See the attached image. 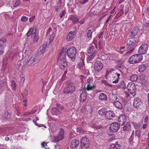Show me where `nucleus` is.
I'll use <instances>...</instances> for the list:
<instances>
[{
    "instance_id": "f257e3e1",
    "label": "nucleus",
    "mask_w": 149,
    "mask_h": 149,
    "mask_svg": "<svg viewBox=\"0 0 149 149\" xmlns=\"http://www.w3.org/2000/svg\"><path fill=\"white\" fill-rule=\"evenodd\" d=\"M76 53V48L73 46L70 47L67 50V55L72 61H74Z\"/></svg>"
},
{
    "instance_id": "f03ea898",
    "label": "nucleus",
    "mask_w": 149,
    "mask_h": 149,
    "mask_svg": "<svg viewBox=\"0 0 149 149\" xmlns=\"http://www.w3.org/2000/svg\"><path fill=\"white\" fill-rule=\"evenodd\" d=\"M143 56L141 54H136L131 56L128 60L129 63L131 64L140 62L142 60Z\"/></svg>"
},
{
    "instance_id": "7ed1b4c3",
    "label": "nucleus",
    "mask_w": 149,
    "mask_h": 149,
    "mask_svg": "<svg viewBox=\"0 0 149 149\" xmlns=\"http://www.w3.org/2000/svg\"><path fill=\"white\" fill-rule=\"evenodd\" d=\"M39 54H37L35 56H32L27 61V64L28 65H31L33 63H36L39 60Z\"/></svg>"
},
{
    "instance_id": "20e7f679",
    "label": "nucleus",
    "mask_w": 149,
    "mask_h": 149,
    "mask_svg": "<svg viewBox=\"0 0 149 149\" xmlns=\"http://www.w3.org/2000/svg\"><path fill=\"white\" fill-rule=\"evenodd\" d=\"M16 58V55L12 52H10L7 55L6 57L3 59L4 61L10 62L12 61L15 60Z\"/></svg>"
},
{
    "instance_id": "39448f33",
    "label": "nucleus",
    "mask_w": 149,
    "mask_h": 149,
    "mask_svg": "<svg viewBox=\"0 0 149 149\" xmlns=\"http://www.w3.org/2000/svg\"><path fill=\"white\" fill-rule=\"evenodd\" d=\"M75 90V86L72 85H69L65 87L63 91L65 94H71Z\"/></svg>"
},
{
    "instance_id": "423d86ee",
    "label": "nucleus",
    "mask_w": 149,
    "mask_h": 149,
    "mask_svg": "<svg viewBox=\"0 0 149 149\" xmlns=\"http://www.w3.org/2000/svg\"><path fill=\"white\" fill-rule=\"evenodd\" d=\"M137 39L134 37H132L128 39L127 41V44L129 46L128 48H132L136 44V41Z\"/></svg>"
},
{
    "instance_id": "0eeeda50",
    "label": "nucleus",
    "mask_w": 149,
    "mask_h": 149,
    "mask_svg": "<svg viewBox=\"0 0 149 149\" xmlns=\"http://www.w3.org/2000/svg\"><path fill=\"white\" fill-rule=\"evenodd\" d=\"M148 48V46L147 44L145 43L142 44L139 47L138 50V52L140 54H146Z\"/></svg>"
},
{
    "instance_id": "6e6552de",
    "label": "nucleus",
    "mask_w": 149,
    "mask_h": 149,
    "mask_svg": "<svg viewBox=\"0 0 149 149\" xmlns=\"http://www.w3.org/2000/svg\"><path fill=\"white\" fill-rule=\"evenodd\" d=\"M64 136V130L61 128L60 130L59 133L58 135L54 137V140L58 142L62 140Z\"/></svg>"
},
{
    "instance_id": "1a4fd4ad",
    "label": "nucleus",
    "mask_w": 149,
    "mask_h": 149,
    "mask_svg": "<svg viewBox=\"0 0 149 149\" xmlns=\"http://www.w3.org/2000/svg\"><path fill=\"white\" fill-rule=\"evenodd\" d=\"M127 88L129 92L132 93V95H135V88L134 84L133 82L129 83L127 86Z\"/></svg>"
},
{
    "instance_id": "9d476101",
    "label": "nucleus",
    "mask_w": 149,
    "mask_h": 149,
    "mask_svg": "<svg viewBox=\"0 0 149 149\" xmlns=\"http://www.w3.org/2000/svg\"><path fill=\"white\" fill-rule=\"evenodd\" d=\"M103 67V64L100 61H97L95 62L94 65V70L96 72H99L102 70Z\"/></svg>"
},
{
    "instance_id": "9b49d317",
    "label": "nucleus",
    "mask_w": 149,
    "mask_h": 149,
    "mask_svg": "<svg viewBox=\"0 0 149 149\" xmlns=\"http://www.w3.org/2000/svg\"><path fill=\"white\" fill-rule=\"evenodd\" d=\"M120 125L117 122L113 123L111 124L110 130L113 132H116L120 129Z\"/></svg>"
},
{
    "instance_id": "f8f14e48",
    "label": "nucleus",
    "mask_w": 149,
    "mask_h": 149,
    "mask_svg": "<svg viewBox=\"0 0 149 149\" xmlns=\"http://www.w3.org/2000/svg\"><path fill=\"white\" fill-rule=\"evenodd\" d=\"M115 116V114L113 111L109 110L107 111L105 114V117L109 119H112Z\"/></svg>"
},
{
    "instance_id": "ddd939ff",
    "label": "nucleus",
    "mask_w": 149,
    "mask_h": 149,
    "mask_svg": "<svg viewBox=\"0 0 149 149\" xmlns=\"http://www.w3.org/2000/svg\"><path fill=\"white\" fill-rule=\"evenodd\" d=\"M46 35L47 37H49V39L51 42L53 40L55 36V33L52 30L51 28H49L48 29Z\"/></svg>"
},
{
    "instance_id": "4468645a",
    "label": "nucleus",
    "mask_w": 149,
    "mask_h": 149,
    "mask_svg": "<svg viewBox=\"0 0 149 149\" xmlns=\"http://www.w3.org/2000/svg\"><path fill=\"white\" fill-rule=\"evenodd\" d=\"M118 122L120 123V124L121 125H124L125 123L126 122V118L125 115L122 114L120 115L118 118Z\"/></svg>"
},
{
    "instance_id": "2eb2a0df",
    "label": "nucleus",
    "mask_w": 149,
    "mask_h": 149,
    "mask_svg": "<svg viewBox=\"0 0 149 149\" xmlns=\"http://www.w3.org/2000/svg\"><path fill=\"white\" fill-rule=\"evenodd\" d=\"M20 1L19 0L16 1L15 0H10L9 2V5L11 7H16L18 6L20 3Z\"/></svg>"
},
{
    "instance_id": "dca6fc26",
    "label": "nucleus",
    "mask_w": 149,
    "mask_h": 149,
    "mask_svg": "<svg viewBox=\"0 0 149 149\" xmlns=\"http://www.w3.org/2000/svg\"><path fill=\"white\" fill-rule=\"evenodd\" d=\"M79 143V142L78 140L74 139L72 141L70 145V147L71 148H76L78 147Z\"/></svg>"
},
{
    "instance_id": "f3484780",
    "label": "nucleus",
    "mask_w": 149,
    "mask_h": 149,
    "mask_svg": "<svg viewBox=\"0 0 149 149\" xmlns=\"http://www.w3.org/2000/svg\"><path fill=\"white\" fill-rule=\"evenodd\" d=\"M113 74L114 75V77H113V78H115L116 77V79H115V80L113 81H112V83H117L119 80V77L120 75L121 74V72L120 71H119V72H113Z\"/></svg>"
},
{
    "instance_id": "a211bd4d",
    "label": "nucleus",
    "mask_w": 149,
    "mask_h": 149,
    "mask_svg": "<svg viewBox=\"0 0 149 149\" xmlns=\"http://www.w3.org/2000/svg\"><path fill=\"white\" fill-rule=\"evenodd\" d=\"M95 87V86L93 84H88L86 87H84L83 88V90L84 91L86 90L88 91H92L94 89Z\"/></svg>"
},
{
    "instance_id": "6ab92c4d",
    "label": "nucleus",
    "mask_w": 149,
    "mask_h": 149,
    "mask_svg": "<svg viewBox=\"0 0 149 149\" xmlns=\"http://www.w3.org/2000/svg\"><path fill=\"white\" fill-rule=\"evenodd\" d=\"M141 104V100L138 98H136L134 100L133 106L135 108L139 107Z\"/></svg>"
},
{
    "instance_id": "aec40b11",
    "label": "nucleus",
    "mask_w": 149,
    "mask_h": 149,
    "mask_svg": "<svg viewBox=\"0 0 149 149\" xmlns=\"http://www.w3.org/2000/svg\"><path fill=\"white\" fill-rule=\"evenodd\" d=\"M36 32V29L34 28H30L26 33L27 37H29L31 35V36H34Z\"/></svg>"
},
{
    "instance_id": "412c9836",
    "label": "nucleus",
    "mask_w": 149,
    "mask_h": 149,
    "mask_svg": "<svg viewBox=\"0 0 149 149\" xmlns=\"http://www.w3.org/2000/svg\"><path fill=\"white\" fill-rule=\"evenodd\" d=\"M65 54L66 53L63 52L59 54L58 59V61H66L65 59L66 58Z\"/></svg>"
},
{
    "instance_id": "4be33fe9",
    "label": "nucleus",
    "mask_w": 149,
    "mask_h": 149,
    "mask_svg": "<svg viewBox=\"0 0 149 149\" xmlns=\"http://www.w3.org/2000/svg\"><path fill=\"white\" fill-rule=\"evenodd\" d=\"M120 147V144L118 143V142H116L115 143L111 145L110 149H119Z\"/></svg>"
},
{
    "instance_id": "5701e85b",
    "label": "nucleus",
    "mask_w": 149,
    "mask_h": 149,
    "mask_svg": "<svg viewBox=\"0 0 149 149\" xmlns=\"http://www.w3.org/2000/svg\"><path fill=\"white\" fill-rule=\"evenodd\" d=\"M80 97L81 98V102H84L86 101V94L84 91H83L80 95Z\"/></svg>"
},
{
    "instance_id": "b1692460",
    "label": "nucleus",
    "mask_w": 149,
    "mask_h": 149,
    "mask_svg": "<svg viewBox=\"0 0 149 149\" xmlns=\"http://www.w3.org/2000/svg\"><path fill=\"white\" fill-rule=\"evenodd\" d=\"M51 110V113L53 115L57 116L60 113L59 109L55 107H52Z\"/></svg>"
},
{
    "instance_id": "393cba45",
    "label": "nucleus",
    "mask_w": 149,
    "mask_h": 149,
    "mask_svg": "<svg viewBox=\"0 0 149 149\" xmlns=\"http://www.w3.org/2000/svg\"><path fill=\"white\" fill-rule=\"evenodd\" d=\"M81 143L84 145H89V140L86 137H84L81 139Z\"/></svg>"
},
{
    "instance_id": "a878e982",
    "label": "nucleus",
    "mask_w": 149,
    "mask_h": 149,
    "mask_svg": "<svg viewBox=\"0 0 149 149\" xmlns=\"http://www.w3.org/2000/svg\"><path fill=\"white\" fill-rule=\"evenodd\" d=\"M74 33V31H71L68 34L66 39L68 41H70L73 38Z\"/></svg>"
},
{
    "instance_id": "bb28decb",
    "label": "nucleus",
    "mask_w": 149,
    "mask_h": 149,
    "mask_svg": "<svg viewBox=\"0 0 149 149\" xmlns=\"http://www.w3.org/2000/svg\"><path fill=\"white\" fill-rule=\"evenodd\" d=\"M47 45H43L41 46L39 49V53L41 54H43L45 52Z\"/></svg>"
},
{
    "instance_id": "cd10ccee",
    "label": "nucleus",
    "mask_w": 149,
    "mask_h": 149,
    "mask_svg": "<svg viewBox=\"0 0 149 149\" xmlns=\"http://www.w3.org/2000/svg\"><path fill=\"white\" fill-rule=\"evenodd\" d=\"M99 99L102 101H106L107 99V96L104 93H101L99 96Z\"/></svg>"
},
{
    "instance_id": "c85d7f7f",
    "label": "nucleus",
    "mask_w": 149,
    "mask_h": 149,
    "mask_svg": "<svg viewBox=\"0 0 149 149\" xmlns=\"http://www.w3.org/2000/svg\"><path fill=\"white\" fill-rule=\"evenodd\" d=\"M59 64V67L61 69H64L67 66V64L66 61H58Z\"/></svg>"
},
{
    "instance_id": "c756f323",
    "label": "nucleus",
    "mask_w": 149,
    "mask_h": 149,
    "mask_svg": "<svg viewBox=\"0 0 149 149\" xmlns=\"http://www.w3.org/2000/svg\"><path fill=\"white\" fill-rule=\"evenodd\" d=\"M114 104L116 108L119 109H121L122 108V105L121 103L117 101L115 102Z\"/></svg>"
},
{
    "instance_id": "7c9ffc66",
    "label": "nucleus",
    "mask_w": 149,
    "mask_h": 149,
    "mask_svg": "<svg viewBox=\"0 0 149 149\" xmlns=\"http://www.w3.org/2000/svg\"><path fill=\"white\" fill-rule=\"evenodd\" d=\"M10 85L12 89L14 91H15L17 88V85L14 81L13 80L11 81Z\"/></svg>"
},
{
    "instance_id": "2f4dec72",
    "label": "nucleus",
    "mask_w": 149,
    "mask_h": 149,
    "mask_svg": "<svg viewBox=\"0 0 149 149\" xmlns=\"http://www.w3.org/2000/svg\"><path fill=\"white\" fill-rule=\"evenodd\" d=\"M146 68V65L145 64L141 65H139V71L140 72H143Z\"/></svg>"
},
{
    "instance_id": "473e14b6",
    "label": "nucleus",
    "mask_w": 149,
    "mask_h": 149,
    "mask_svg": "<svg viewBox=\"0 0 149 149\" xmlns=\"http://www.w3.org/2000/svg\"><path fill=\"white\" fill-rule=\"evenodd\" d=\"M94 46L93 45H90L88 49V54H91L92 53H95V51L94 49Z\"/></svg>"
},
{
    "instance_id": "72a5a7b5",
    "label": "nucleus",
    "mask_w": 149,
    "mask_h": 149,
    "mask_svg": "<svg viewBox=\"0 0 149 149\" xmlns=\"http://www.w3.org/2000/svg\"><path fill=\"white\" fill-rule=\"evenodd\" d=\"M118 88H126V85H125L124 81H122L117 86Z\"/></svg>"
},
{
    "instance_id": "f704fd0d",
    "label": "nucleus",
    "mask_w": 149,
    "mask_h": 149,
    "mask_svg": "<svg viewBox=\"0 0 149 149\" xmlns=\"http://www.w3.org/2000/svg\"><path fill=\"white\" fill-rule=\"evenodd\" d=\"M131 127L130 123V122L127 123L123 127V130H124L128 131Z\"/></svg>"
},
{
    "instance_id": "c9c22d12",
    "label": "nucleus",
    "mask_w": 149,
    "mask_h": 149,
    "mask_svg": "<svg viewBox=\"0 0 149 149\" xmlns=\"http://www.w3.org/2000/svg\"><path fill=\"white\" fill-rule=\"evenodd\" d=\"M5 83L3 80L0 81V91L1 92L4 90V86Z\"/></svg>"
},
{
    "instance_id": "e433bc0d",
    "label": "nucleus",
    "mask_w": 149,
    "mask_h": 149,
    "mask_svg": "<svg viewBox=\"0 0 149 149\" xmlns=\"http://www.w3.org/2000/svg\"><path fill=\"white\" fill-rule=\"evenodd\" d=\"M9 128L7 127V125H5L3 127L0 128V133H4L5 132L8 130Z\"/></svg>"
},
{
    "instance_id": "4c0bfd02",
    "label": "nucleus",
    "mask_w": 149,
    "mask_h": 149,
    "mask_svg": "<svg viewBox=\"0 0 149 149\" xmlns=\"http://www.w3.org/2000/svg\"><path fill=\"white\" fill-rule=\"evenodd\" d=\"M24 45L25 47L27 46L28 47L30 48L33 46V43L30 41L26 40L25 42Z\"/></svg>"
},
{
    "instance_id": "58836bf2",
    "label": "nucleus",
    "mask_w": 149,
    "mask_h": 149,
    "mask_svg": "<svg viewBox=\"0 0 149 149\" xmlns=\"http://www.w3.org/2000/svg\"><path fill=\"white\" fill-rule=\"evenodd\" d=\"M84 66V63L82 60H81L78 63L77 65V68L80 69H83Z\"/></svg>"
},
{
    "instance_id": "ea45409f",
    "label": "nucleus",
    "mask_w": 149,
    "mask_h": 149,
    "mask_svg": "<svg viewBox=\"0 0 149 149\" xmlns=\"http://www.w3.org/2000/svg\"><path fill=\"white\" fill-rule=\"evenodd\" d=\"M138 79V76L136 74H133L131 75L130 77L131 81H136Z\"/></svg>"
},
{
    "instance_id": "a19ab883",
    "label": "nucleus",
    "mask_w": 149,
    "mask_h": 149,
    "mask_svg": "<svg viewBox=\"0 0 149 149\" xmlns=\"http://www.w3.org/2000/svg\"><path fill=\"white\" fill-rule=\"evenodd\" d=\"M93 79L92 77H89L86 79V83L90 84H93Z\"/></svg>"
},
{
    "instance_id": "79ce46f5",
    "label": "nucleus",
    "mask_w": 149,
    "mask_h": 149,
    "mask_svg": "<svg viewBox=\"0 0 149 149\" xmlns=\"http://www.w3.org/2000/svg\"><path fill=\"white\" fill-rule=\"evenodd\" d=\"M106 111V110L105 109L102 108L99 110L98 111V113L99 115L102 116L105 114Z\"/></svg>"
},
{
    "instance_id": "37998d69",
    "label": "nucleus",
    "mask_w": 149,
    "mask_h": 149,
    "mask_svg": "<svg viewBox=\"0 0 149 149\" xmlns=\"http://www.w3.org/2000/svg\"><path fill=\"white\" fill-rule=\"evenodd\" d=\"M125 97L127 98H131L133 97L135 95H132V93H128L127 92H125Z\"/></svg>"
},
{
    "instance_id": "c03bdc74",
    "label": "nucleus",
    "mask_w": 149,
    "mask_h": 149,
    "mask_svg": "<svg viewBox=\"0 0 149 149\" xmlns=\"http://www.w3.org/2000/svg\"><path fill=\"white\" fill-rule=\"evenodd\" d=\"M96 56V55L95 53H93L92 54L88 56L87 58V59L89 61L92 60L94 57Z\"/></svg>"
},
{
    "instance_id": "a18cd8bd",
    "label": "nucleus",
    "mask_w": 149,
    "mask_h": 149,
    "mask_svg": "<svg viewBox=\"0 0 149 149\" xmlns=\"http://www.w3.org/2000/svg\"><path fill=\"white\" fill-rule=\"evenodd\" d=\"M34 36V37L33 42L34 43H36L38 41L39 39V36L38 35H36V34Z\"/></svg>"
},
{
    "instance_id": "49530a36",
    "label": "nucleus",
    "mask_w": 149,
    "mask_h": 149,
    "mask_svg": "<svg viewBox=\"0 0 149 149\" xmlns=\"http://www.w3.org/2000/svg\"><path fill=\"white\" fill-rule=\"evenodd\" d=\"M70 20H72L73 22L75 23L77 22H78L79 20V19L77 17H70Z\"/></svg>"
},
{
    "instance_id": "de8ad7c7",
    "label": "nucleus",
    "mask_w": 149,
    "mask_h": 149,
    "mask_svg": "<svg viewBox=\"0 0 149 149\" xmlns=\"http://www.w3.org/2000/svg\"><path fill=\"white\" fill-rule=\"evenodd\" d=\"M92 31L91 30H88L86 33V35L88 38H91L92 36Z\"/></svg>"
},
{
    "instance_id": "09e8293b",
    "label": "nucleus",
    "mask_w": 149,
    "mask_h": 149,
    "mask_svg": "<svg viewBox=\"0 0 149 149\" xmlns=\"http://www.w3.org/2000/svg\"><path fill=\"white\" fill-rule=\"evenodd\" d=\"M126 48H125V47L124 46L121 47L119 51V52L121 54H123L125 52V50H124L123 49Z\"/></svg>"
},
{
    "instance_id": "8fccbe9b",
    "label": "nucleus",
    "mask_w": 149,
    "mask_h": 149,
    "mask_svg": "<svg viewBox=\"0 0 149 149\" xmlns=\"http://www.w3.org/2000/svg\"><path fill=\"white\" fill-rule=\"evenodd\" d=\"M141 132L140 130H137L135 132V137H137L139 139L140 136Z\"/></svg>"
},
{
    "instance_id": "3c124183",
    "label": "nucleus",
    "mask_w": 149,
    "mask_h": 149,
    "mask_svg": "<svg viewBox=\"0 0 149 149\" xmlns=\"http://www.w3.org/2000/svg\"><path fill=\"white\" fill-rule=\"evenodd\" d=\"M3 63L1 69L2 70L4 71L5 70L6 68V63H7V62H6V61H4V60H3Z\"/></svg>"
},
{
    "instance_id": "603ef678",
    "label": "nucleus",
    "mask_w": 149,
    "mask_h": 149,
    "mask_svg": "<svg viewBox=\"0 0 149 149\" xmlns=\"http://www.w3.org/2000/svg\"><path fill=\"white\" fill-rule=\"evenodd\" d=\"M82 149H87L89 147V145H84L83 144H81Z\"/></svg>"
},
{
    "instance_id": "864d4df0",
    "label": "nucleus",
    "mask_w": 149,
    "mask_h": 149,
    "mask_svg": "<svg viewBox=\"0 0 149 149\" xmlns=\"http://www.w3.org/2000/svg\"><path fill=\"white\" fill-rule=\"evenodd\" d=\"M134 131H133L132 133V135L130 137L129 139V140L130 141H132L133 140V139L134 137Z\"/></svg>"
},
{
    "instance_id": "5fc2aeb1",
    "label": "nucleus",
    "mask_w": 149,
    "mask_h": 149,
    "mask_svg": "<svg viewBox=\"0 0 149 149\" xmlns=\"http://www.w3.org/2000/svg\"><path fill=\"white\" fill-rule=\"evenodd\" d=\"M33 118V122L35 123V125L36 126H38V125H37V124L36 122L37 121L39 120V118L38 117H37L35 116Z\"/></svg>"
},
{
    "instance_id": "6e6d98bb",
    "label": "nucleus",
    "mask_w": 149,
    "mask_h": 149,
    "mask_svg": "<svg viewBox=\"0 0 149 149\" xmlns=\"http://www.w3.org/2000/svg\"><path fill=\"white\" fill-rule=\"evenodd\" d=\"M66 10L64 9L62 13H61L60 15V16L61 18H62L65 15L66 13Z\"/></svg>"
},
{
    "instance_id": "4d7b16f0",
    "label": "nucleus",
    "mask_w": 149,
    "mask_h": 149,
    "mask_svg": "<svg viewBox=\"0 0 149 149\" xmlns=\"http://www.w3.org/2000/svg\"><path fill=\"white\" fill-rule=\"evenodd\" d=\"M88 1V0H80V1L78 3V4L81 3L82 4H84L86 2H87Z\"/></svg>"
},
{
    "instance_id": "13d9d810",
    "label": "nucleus",
    "mask_w": 149,
    "mask_h": 149,
    "mask_svg": "<svg viewBox=\"0 0 149 149\" xmlns=\"http://www.w3.org/2000/svg\"><path fill=\"white\" fill-rule=\"evenodd\" d=\"M28 19V18L26 16H23L22 17L21 20L23 22H26Z\"/></svg>"
},
{
    "instance_id": "bf43d9fd",
    "label": "nucleus",
    "mask_w": 149,
    "mask_h": 149,
    "mask_svg": "<svg viewBox=\"0 0 149 149\" xmlns=\"http://www.w3.org/2000/svg\"><path fill=\"white\" fill-rule=\"evenodd\" d=\"M6 38H1L0 39V46L3 42H6Z\"/></svg>"
},
{
    "instance_id": "052dcab7",
    "label": "nucleus",
    "mask_w": 149,
    "mask_h": 149,
    "mask_svg": "<svg viewBox=\"0 0 149 149\" xmlns=\"http://www.w3.org/2000/svg\"><path fill=\"white\" fill-rule=\"evenodd\" d=\"M36 112V111H35V110H33L31 111H29L28 112H27L26 114L28 115H30L31 114H33V113H34Z\"/></svg>"
},
{
    "instance_id": "680f3d73",
    "label": "nucleus",
    "mask_w": 149,
    "mask_h": 149,
    "mask_svg": "<svg viewBox=\"0 0 149 149\" xmlns=\"http://www.w3.org/2000/svg\"><path fill=\"white\" fill-rule=\"evenodd\" d=\"M25 81V78L24 77H22L20 81V84L21 85H23L24 83V81Z\"/></svg>"
},
{
    "instance_id": "e2e57ef3",
    "label": "nucleus",
    "mask_w": 149,
    "mask_h": 149,
    "mask_svg": "<svg viewBox=\"0 0 149 149\" xmlns=\"http://www.w3.org/2000/svg\"><path fill=\"white\" fill-rule=\"evenodd\" d=\"M148 116L146 115L145 116L144 120V122L145 123H146L147 122L148 120Z\"/></svg>"
},
{
    "instance_id": "0e129e2a",
    "label": "nucleus",
    "mask_w": 149,
    "mask_h": 149,
    "mask_svg": "<svg viewBox=\"0 0 149 149\" xmlns=\"http://www.w3.org/2000/svg\"><path fill=\"white\" fill-rule=\"evenodd\" d=\"M112 98L114 100H116L118 99L116 94H113Z\"/></svg>"
},
{
    "instance_id": "69168bd1",
    "label": "nucleus",
    "mask_w": 149,
    "mask_h": 149,
    "mask_svg": "<svg viewBox=\"0 0 149 149\" xmlns=\"http://www.w3.org/2000/svg\"><path fill=\"white\" fill-rule=\"evenodd\" d=\"M145 77V76L144 75H142L140 76V79L142 81L144 80Z\"/></svg>"
},
{
    "instance_id": "338daca9",
    "label": "nucleus",
    "mask_w": 149,
    "mask_h": 149,
    "mask_svg": "<svg viewBox=\"0 0 149 149\" xmlns=\"http://www.w3.org/2000/svg\"><path fill=\"white\" fill-rule=\"evenodd\" d=\"M35 19V16L33 15L32 17H30L29 18V20L30 21V22H32Z\"/></svg>"
},
{
    "instance_id": "774afa93",
    "label": "nucleus",
    "mask_w": 149,
    "mask_h": 149,
    "mask_svg": "<svg viewBox=\"0 0 149 149\" xmlns=\"http://www.w3.org/2000/svg\"><path fill=\"white\" fill-rule=\"evenodd\" d=\"M131 33L132 35L133 36H135L137 34V33L135 31H132Z\"/></svg>"
}]
</instances>
